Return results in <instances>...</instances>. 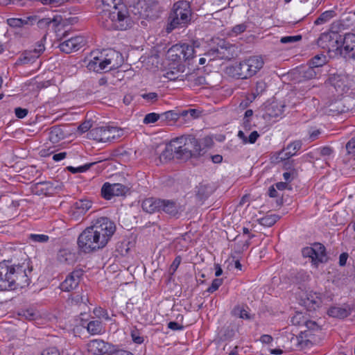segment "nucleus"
<instances>
[{"instance_id":"obj_1","label":"nucleus","mask_w":355,"mask_h":355,"mask_svg":"<svg viewBox=\"0 0 355 355\" xmlns=\"http://www.w3.org/2000/svg\"><path fill=\"white\" fill-rule=\"evenodd\" d=\"M116 230L114 221L107 217H101L92 225L85 228L78 236L79 250L85 254L104 248Z\"/></svg>"},{"instance_id":"obj_2","label":"nucleus","mask_w":355,"mask_h":355,"mask_svg":"<svg viewBox=\"0 0 355 355\" xmlns=\"http://www.w3.org/2000/svg\"><path fill=\"white\" fill-rule=\"evenodd\" d=\"M20 261L0 262V291H12L29 285L33 267L28 255L20 252Z\"/></svg>"},{"instance_id":"obj_3","label":"nucleus","mask_w":355,"mask_h":355,"mask_svg":"<svg viewBox=\"0 0 355 355\" xmlns=\"http://www.w3.org/2000/svg\"><path fill=\"white\" fill-rule=\"evenodd\" d=\"M125 5H121L114 10L103 8L98 21L101 25L107 30H126L131 26L132 19Z\"/></svg>"},{"instance_id":"obj_4","label":"nucleus","mask_w":355,"mask_h":355,"mask_svg":"<svg viewBox=\"0 0 355 355\" xmlns=\"http://www.w3.org/2000/svg\"><path fill=\"white\" fill-rule=\"evenodd\" d=\"M175 158L187 161L191 157H197L202 155L203 149L198 140L193 136H181L173 139Z\"/></svg>"},{"instance_id":"obj_5","label":"nucleus","mask_w":355,"mask_h":355,"mask_svg":"<svg viewBox=\"0 0 355 355\" xmlns=\"http://www.w3.org/2000/svg\"><path fill=\"white\" fill-rule=\"evenodd\" d=\"M191 14L189 1L179 0L175 3L168 17L167 31L171 32L179 26L188 24L191 21Z\"/></svg>"},{"instance_id":"obj_6","label":"nucleus","mask_w":355,"mask_h":355,"mask_svg":"<svg viewBox=\"0 0 355 355\" xmlns=\"http://www.w3.org/2000/svg\"><path fill=\"white\" fill-rule=\"evenodd\" d=\"M137 18L155 19L162 11L157 0H125Z\"/></svg>"},{"instance_id":"obj_7","label":"nucleus","mask_w":355,"mask_h":355,"mask_svg":"<svg viewBox=\"0 0 355 355\" xmlns=\"http://www.w3.org/2000/svg\"><path fill=\"white\" fill-rule=\"evenodd\" d=\"M304 327L305 329L301 331L299 336L292 338L301 348L307 346L309 343H317L319 341L317 337L321 334V329L315 321L306 319Z\"/></svg>"},{"instance_id":"obj_8","label":"nucleus","mask_w":355,"mask_h":355,"mask_svg":"<svg viewBox=\"0 0 355 355\" xmlns=\"http://www.w3.org/2000/svg\"><path fill=\"white\" fill-rule=\"evenodd\" d=\"M238 47L225 40L220 41L216 49H212L207 55L217 57L220 59L231 60L237 56Z\"/></svg>"},{"instance_id":"obj_9","label":"nucleus","mask_w":355,"mask_h":355,"mask_svg":"<svg viewBox=\"0 0 355 355\" xmlns=\"http://www.w3.org/2000/svg\"><path fill=\"white\" fill-rule=\"evenodd\" d=\"M168 54L173 60L187 61L194 56V47L188 44H175L168 51Z\"/></svg>"},{"instance_id":"obj_10","label":"nucleus","mask_w":355,"mask_h":355,"mask_svg":"<svg viewBox=\"0 0 355 355\" xmlns=\"http://www.w3.org/2000/svg\"><path fill=\"white\" fill-rule=\"evenodd\" d=\"M115 131L114 128H109V126H101L91 129L87 133V138L95 140L98 142H107L116 139Z\"/></svg>"},{"instance_id":"obj_11","label":"nucleus","mask_w":355,"mask_h":355,"mask_svg":"<svg viewBox=\"0 0 355 355\" xmlns=\"http://www.w3.org/2000/svg\"><path fill=\"white\" fill-rule=\"evenodd\" d=\"M341 41V35L336 32L322 33L318 39L317 44L322 49L329 51H338Z\"/></svg>"},{"instance_id":"obj_12","label":"nucleus","mask_w":355,"mask_h":355,"mask_svg":"<svg viewBox=\"0 0 355 355\" xmlns=\"http://www.w3.org/2000/svg\"><path fill=\"white\" fill-rule=\"evenodd\" d=\"M304 257H309L311 262L318 265L326 259L325 247L319 243H314L312 247L304 248L302 250Z\"/></svg>"},{"instance_id":"obj_13","label":"nucleus","mask_w":355,"mask_h":355,"mask_svg":"<svg viewBox=\"0 0 355 355\" xmlns=\"http://www.w3.org/2000/svg\"><path fill=\"white\" fill-rule=\"evenodd\" d=\"M45 36L36 44V47L31 50L24 51L20 57L17 60V64H27L33 63L44 51L45 46L44 41Z\"/></svg>"},{"instance_id":"obj_14","label":"nucleus","mask_w":355,"mask_h":355,"mask_svg":"<svg viewBox=\"0 0 355 355\" xmlns=\"http://www.w3.org/2000/svg\"><path fill=\"white\" fill-rule=\"evenodd\" d=\"M88 302L87 294H85L83 292L72 293L67 300L68 305L76 309L77 311L80 312V315L85 313L89 310L87 305Z\"/></svg>"},{"instance_id":"obj_15","label":"nucleus","mask_w":355,"mask_h":355,"mask_svg":"<svg viewBox=\"0 0 355 355\" xmlns=\"http://www.w3.org/2000/svg\"><path fill=\"white\" fill-rule=\"evenodd\" d=\"M128 191L129 188L122 184L105 182L101 188V196L110 200L114 196H124Z\"/></svg>"},{"instance_id":"obj_16","label":"nucleus","mask_w":355,"mask_h":355,"mask_svg":"<svg viewBox=\"0 0 355 355\" xmlns=\"http://www.w3.org/2000/svg\"><path fill=\"white\" fill-rule=\"evenodd\" d=\"M83 275L82 270H75L69 273L66 279L61 283L60 288L62 291L70 292L76 289L79 283L81 277Z\"/></svg>"},{"instance_id":"obj_17","label":"nucleus","mask_w":355,"mask_h":355,"mask_svg":"<svg viewBox=\"0 0 355 355\" xmlns=\"http://www.w3.org/2000/svg\"><path fill=\"white\" fill-rule=\"evenodd\" d=\"M86 43V40L83 36L73 37L64 41L59 45L61 51L65 53H71L78 51Z\"/></svg>"},{"instance_id":"obj_18","label":"nucleus","mask_w":355,"mask_h":355,"mask_svg":"<svg viewBox=\"0 0 355 355\" xmlns=\"http://www.w3.org/2000/svg\"><path fill=\"white\" fill-rule=\"evenodd\" d=\"M92 58L87 63V67L90 71L97 73H101L106 70H110L112 67H108L111 64V60L108 58H101L98 55H94V53H92Z\"/></svg>"},{"instance_id":"obj_19","label":"nucleus","mask_w":355,"mask_h":355,"mask_svg":"<svg viewBox=\"0 0 355 355\" xmlns=\"http://www.w3.org/2000/svg\"><path fill=\"white\" fill-rule=\"evenodd\" d=\"M226 73L238 79H247L251 77L245 60L227 67Z\"/></svg>"},{"instance_id":"obj_20","label":"nucleus","mask_w":355,"mask_h":355,"mask_svg":"<svg viewBox=\"0 0 355 355\" xmlns=\"http://www.w3.org/2000/svg\"><path fill=\"white\" fill-rule=\"evenodd\" d=\"M161 211L172 217L178 218L183 211V207L175 200L162 199Z\"/></svg>"},{"instance_id":"obj_21","label":"nucleus","mask_w":355,"mask_h":355,"mask_svg":"<svg viewBox=\"0 0 355 355\" xmlns=\"http://www.w3.org/2000/svg\"><path fill=\"white\" fill-rule=\"evenodd\" d=\"M340 53L346 56L347 54L352 53V55H355V34L347 33L343 37L341 35V41L340 49Z\"/></svg>"},{"instance_id":"obj_22","label":"nucleus","mask_w":355,"mask_h":355,"mask_svg":"<svg viewBox=\"0 0 355 355\" xmlns=\"http://www.w3.org/2000/svg\"><path fill=\"white\" fill-rule=\"evenodd\" d=\"M87 349L93 355H102L108 353L110 345L103 340L94 339L87 344Z\"/></svg>"},{"instance_id":"obj_23","label":"nucleus","mask_w":355,"mask_h":355,"mask_svg":"<svg viewBox=\"0 0 355 355\" xmlns=\"http://www.w3.org/2000/svg\"><path fill=\"white\" fill-rule=\"evenodd\" d=\"M329 84L339 94H343L347 89V77L343 74H333L329 78Z\"/></svg>"},{"instance_id":"obj_24","label":"nucleus","mask_w":355,"mask_h":355,"mask_svg":"<svg viewBox=\"0 0 355 355\" xmlns=\"http://www.w3.org/2000/svg\"><path fill=\"white\" fill-rule=\"evenodd\" d=\"M92 202L88 199H81L76 201L73 206L72 216H77L84 215L91 207Z\"/></svg>"},{"instance_id":"obj_25","label":"nucleus","mask_w":355,"mask_h":355,"mask_svg":"<svg viewBox=\"0 0 355 355\" xmlns=\"http://www.w3.org/2000/svg\"><path fill=\"white\" fill-rule=\"evenodd\" d=\"M162 199L149 198L144 200L142 202V209L147 213H154L161 211V205Z\"/></svg>"},{"instance_id":"obj_26","label":"nucleus","mask_w":355,"mask_h":355,"mask_svg":"<svg viewBox=\"0 0 355 355\" xmlns=\"http://www.w3.org/2000/svg\"><path fill=\"white\" fill-rule=\"evenodd\" d=\"M245 61L251 77L255 75L263 65V60L260 56H252Z\"/></svg>"},{"instance_id":"obj_27","label":"nucleus","mask_w":355,"mask_h":355,"mask_svg":"<svg viewBox=\"0 0 355 355\" xmlns=\"http://www.w3.org/2000/svg\"><path fill=\"white\" fill-rule=\"evenodd\" d=\"M351 313V309L348 306H331L327 311L330 317L343 319L347 317Z\"/></svg>"},{"instance_id":"obj_28","label":"nucleus","mask_w":355,"mask_h":355,"mask_svg":"<svg viewBox=\"0 0 355 355\" xmlns=\"http://www.w3.org/2000/svg\"><path fill=\"white\" fill-rule=\"evenodd\" d=\"M302 142L300 141H295L288 144L287 147L279 153L282 155L281 158L286 159L295 155L296 153L301 148Z\"/></svg>"},{"instance_id":"obj_29","label":"nucleus","mask_w":355,"mask_h":355,"mask_svg":"<svg viewBox=\"0 0 355 355\" xmlns=\"http://www.w3.org/2000/svg\"><path fill=\"white\" fill-rule=\"evenodd\" d=\"M37 19V16H30L26 19H20V18H9L6 20V22L8 26L12 28H21L24 25H27L30 24V22H33V21H36Z\"/></svg>"},{"instance_id":"obj_30","label":"nucleus","mask_w":355,"mask_h":355,"mask_svg":"<svg viewBox=\"0 0 355 355\" xmlns=\"http://www.w3.org/2000/svg\"><path fill=\"white\" fill-rule=\"evenodd\" d=\"M34 23L37 24V26L40 29H46L50 26H52L53 28H56L59 24L60 20L54 17L53 19L51 18H42L39 19L37 17V19L36 21H33V22H30L31 24H33Z\"/></svg>"},{"instance_id":"obj_31","label":"nucleus","mask_w":355,"mask_h":355,"mask_svg":"<svg viewBox=\"0 0 355 355\" xmlns=\"http://www.w3.org/2000/svg\"><path fill=\"white\" fill-rule=\"evenodd\" d=\"M174 140L173 139L168 145L166 146L165 149L159 156V159L162 162H166L173 158H175V149H174Z\"/></svg>"},{"instance_id":"obj_32","label":"nucleus","mask_w":355,"mask_h":355,"mask_svg":"<svg viewBox=\"0 0 355 355\" xmlns=\"http://www.w3.org/2000/svg\"><path fill=\"white\" fill-rule=\"evenodd\" d=\"M285 105L282 103L272 102L267 110L270 117H278L283 114Z\"/></svg>"},{"instance_id":"obj_33","label":"nucleus","mask_w":355,"mask_h":355,"mask_svg":"<svg viewBox=\"0 0 355 355\" xmlns=\"http://www.w3.org/2000/svg\"><path fill=\"white\" fill-rule=\"evenodd\" d=\"M196 196L200 200L207 198L213 192L212 187L208 184L200 183L196 187Z\"/></svg>"},{"instance_id":"obj_34","label":"nucleus","mask_w":355,"mask_h":355,"mask_svg":"<svg viewBox=\"0 0 355 355\" xmlns=\"http://www.w3.org/2000/svg\"><path fill=\"white\" fill-rule=\"evenodd\" d=\"M304 305L309 310H315L316 308L319 307L322 303V300L320 297L317 296L315 294L309 295L307 298L304 302Z\"/></svg>"},{"instance_id":"obj_35","label":"nucleus","mask_w":355,"mask_h":355,"mask_svg":"<svg viewBox=\"0 0 355 355\" xmlns=\"http://www.w3.org/2000/svg\"><path fill=\"white\" fill-rule=\"evenodd\" d=\"M63 137L64 134L62 129L60 127L53 126L50 129L49 133V139L52 143H58Z\"/></svg>"},{"instance_id":"obj_36","label":"nucleus","mask_w":355,"mask_h":355,"mask_svg":"<svg viewBox=\"0 0 355 355\" xmlns=\"http://www.w3.org/2000/svg\"><path fill=\"white\" fill-rule=\"evenodd\" d=\"M87 329L92 335L98 334L103 331V325L99 320H92L87 324Z\"/></svg>"},{"instance_id":"obj_37","label":"nucleus","mask_w":355,"mask_h":355,"mask_svg":"<svg viewBox=\"0 0 355 355\" xmlns=\"http://www.w3.org/2000/svg\"><path fill=\"white\" fill-rule=\"evenodd\" d=\"M38 184L45 186V189L49 192H55L62 190L63 184L62 182L56 180L40 182Z\"/></svg>"},{"instance_id":"obj_38","label":"nucleus","mask_w":355,"mask_h":355,"mask_svg":"<svg viewBox=\"0 0 355 355\" xmlns=\"http://www.w3.org/2000/svg\"><path fill=\"white\" fill-rule=\"evenodd\" d=\"M336 12L334 10H327L322 12L315 21V25L323 24L334 17Z\"/></svg>"},{"instance_id":"obj_39","label":"nucleus","mask_w":355,"mask_h":355,"mask_svg":"<svg viewBox=\"0 0 355 355\" xmlns=\"http://www.w3.org/2000/svg\"><path fill=\"white\" fill-rule=\"evenodd\" d=\"M279 219V216L278 215L270 214V215H267V216L259 219V223L261 225L266 226V227H271Z\"/></svg>"},{"instance_id":"obj_40","label":"nucleus","mask_w":355,"mask_h":355,"mask_svg":"<svg viewBox=\"0 0 355 355\" xmlns=\"http://www.w3.org/2000/svg\"><path fill=\"white\" fill-rule=\"evenodd\" d=\"M179 119V114L173 110L160 114V119L163 122H175Z\"/></svg>"},{"instance_id":"obj_41","label":"nucleus","mask_w":355,"mask_h":355,"mask_svg":"<svg viewBox=\"0 0 355 355\" xmlns=\"http://www.w3.org/2000/svg\"><path fill=\"white\" fill-rule=\"evenodd\" d=\"M327 62V58L326 56L323 54H319L314 56L311 60H310V65L313 67V68H318L324 64H325Z\"/></svg>"},{"instance_id":"obj_42","label":"nucleus","mask_w":355,"mask_h":355,"mask_svg":"<svg viewBox=\"0 0 355 355\" xmlns=\"http://www.w3.org/2000/svg\"><path fill=\"white\" fill-rule=\"evenodd\" d=\"M306 318L302 314V313L297 312L295 315L291 318V323L295 326H302L304 327Z\"/></svg>"},{"instance_id":"obj_43","label":"nucleus","mask_w":355,"mask_h":355,"mask_svg":"<svg viewBox=\"0 0 355 355\" xmlns=\"http://www.w3.org/2000/svg\"><path fill=\"white\" fill-rule=\"evenodd\" d=\"M300 74L302 78L305 80H310L315 78L317 73L315 70V68L311 67L310 64L308 67L300 71Z\"/></svg>"},{"instance_id":"obj_44","label":"nucleus","mask_w":355,"mask_h":355,"mask_svg":"<svg viewBox=\"0 0 355 355\" xmlns=\"http://www.w3.org/2000/svg\"><path fill=\"white\" fill-rule=\"evenodd\" d=\"M28 239L33 243H45L49 240V237L46 234H31Z\"/></svg>"},{"instance_id":"obj_45","label":"nucleus","mask_w":355,"mask_h":355,"mask_svg":"<svg viewBox=\"0 0 355 355\" xmlns=\"http://www.w3.org/2000/svg\"><path fill=\"white\" fill-rule=\"evenodd\" d=\"M103 8L114 10L115 8H119L121 5H125L121 0H102Z\"/></svg>"},{"instance_id":"obj_46","label":"nucleus","mask_w":355,"mask_h":355,"mask_svg":"<svg viewBox=\"0 0 355 355\" xmlns=\"http://www.w3.org/2000/svg\"><path fill=\"white\" fill-rule=\"evenodd\" d=\"M266 89V83L263 80H259L256 83V85L252 91V94L255 98L257 96L261 94Z\"/></svg>"},{"instance_id":"obj_47","label":"nucleus","mask_w":355,"mask_h":355,"mask_svg":"<svg viewBox=\"0 0 355 355\" xmlns=\"http://www.w3.org/2000/svg\"><path fill=\"white\" fill-rule=\"evenodd\" d=\"M140 96L148 103H154L158 101L159 95L156 92L143 93Z\"/></svg>"},{"instance_id":"obj_48","label":"nucleus","mask_w":355,"mask_h":355,"mask_svg":"<svg viewBox=\"0 0 355 355\" xmlns=\"http://www.w3.org/2000/svg\"><path fill=\"white\" fill-rule=\"evenodd\" d=\"M189 81L193 86H201L208 85L206 78L204 76H191L189 78Z\"/></svg>"},{"instance_id":"obj_49","label":"nucleus","mask_w":355,"mask_h":355,"mask_svg":"<svg viewBox=\"0 0 355 355\" xmlns=\"http://www.w3.org/2000/svg\"><path fill=\"white\" fill-rule=\"evenodd\" d=\"M246 28H247V25L244 23L237 24L232 28L231 31L229 33V35L237 36L238 35L245 31Z\"/></svg>"},{"instance_id":"obj_50","label":"nucleus","mask_w":355,"mask_h":355,"mask_svg":"<svg viewBox=\"0 0 355 355\" xmlns=\"http://www.w3.org/2000/svg\"><path fill=\"white\" fill-rule=\"evenodd\" d=\"M130 335H131L132 340L135 343L141 344L144 343V336L141 335V332L138 329H132L131 331Z\"/></svg>"},{"instance_id":"obj_51","label":"nucleus","mask_w":355,"mask_h":355,"mask_svg":"<svg viewBox=\"0 0 355 355\" xmlns=\"http://www.w3.org/2000/svg\"><path fill=\"white\" fill-rule=\"evenodd\" d=\"M159 119H160V114L155 113V112H152V113L147 114L145 116V117L143 120V122L145 124L153 123H155L156 121H157Z\"/></svg>"},{"instance_id":"obj_52","label":"nucleus","mask_w":355,"mask_h":355,"mask_svg":"<svg viewBox=\"0 0 355 355\" xmlns=\"http://www.w3.org/2000/svg\"><path fill=\"white\" fill-rule=\"evenodd\" d=\"M302 40V35L284 36L281 37L280 42L282 44H292L299 42Z\"/></svg>"},{"instance_id":"obj_53","label":"nucleus","mask_w":355,"mask_h":355,"mask_svg":"<svg viewBox=\"0 0 355 355\" xmlns=\"http://www.w3.org/2000/svg\"><path fill=\"white\" fill-rule=\"evenodd\" d=\"M345 147L348 155H355V137H353L348 141Z\"/></svg>"},{"instance_id":"obj_54","label":"nucleus","mask_w":355,"mask_h":355,"mask_svg":"<svg viewBox=\"0 0 355 355\" xmlns=\"http://www.w3.org/2000/svg\"><path fill=\"white\" fill-rule=\"evenodd\" d=\"M20 315L24 317L26 320H33L36 318L37 313L32 309H27L22 311Z\"/></svg>"},{"instance_id":"obj_55","label":"nucleus","mask_w":355,"mask_h":355,"mask_svg":"<svg viewBox=\"0 0 355 355\" xmlns=\"http://www.w3.org/2000/svg\"><path fill=\"white\" fill-rule=\"evenodd\" d=\"M234 313L235 315H238L239 318L243 319L250 320L251 318L248 312L243 309L235 308L234 309Z\"/></svg>"},{"instance_id":"obj_56","label":"nucleus","mask_w":355,"mask_h":355,"mask_svg":"<svg viewBox=\"0 0 355 355\" xmlns=\"http://www.w3.org/2000/svg\"><path fill=\"white\" fill-rule=\"evenodd\" d=\"M44 5H49L51 7H57L62 4L65 0H38Z\"/></svg>"},{"instance_id":"obj_57","label":"nucleus","mask_w":355,"mask_h":355,"mask_svg":"<svg viewBox=\"0 0 355 355\" xmlns=\"http://www.w3.org/2000/svg\"><path fill=\"white\" fill-rule=\"evenodd\" d=\"M92 128V123L90 121H85L83 123H82L78 127V131L83 134L87 131H89L90 128Z\"/></svg>"},{"instance_id":"obj_58","label":"nucleus","mask_w":355,"mask_h":355,"mask_svg":"<svg viewBox=\"0 0 355 355\" xmlns=\"http://www.w3.org/2000/svg\"><path fill=\"white\" fill-rule=\"evenodd\" d=\"M222 284V279H214L211 283V285L207 288V291L209 293H213L216 291Z\"/></svg>"},{"instance_id":"obj_59","label":"nucleus","mask_w":355,"mask_h":355,"mask_svg":"<svg viewBox=\"0 0 355 355\" xmlns=\"http://www.w3.org/2000/svg\"><path fill=\"white\" fill-rule=\"evenodd\" d=\"M15 113L17 118L19 119H23L24 118L28 113V111L27 109L21 108V107H16L15 109Z\"/></svg>"},{"instance_id":"obj_60","label":"nucleus","mask_w":355,"mask_h":355,"mask_svg":"<svg viewBox=\"0 0 355 355\" xmlns=\"http://www.w3.org/2000/svg\"><path fill=\"white\" fill-rule=\"evenodd\" d=\"M40 355H60V352L55 347H49L44 349Z\"/></svg>"},{"instance_id":"obj_61","label":"nucleus","mask_w":355,"mask_h":355,"mask_svg":"<svg viewBox=\"0 0 355 355\" xmlns=\"http://www.w3.org/2000/svg\"><path fill=\"white\" fill-rule=\"evenodd\" d=\"M259 135L257 131H253L250 133L248 138L247 137L248 143L254 144L257 139L259 138Z\"/></svg>"},{"instance_id":"obj_62","label":"nucleus","mask_w":355,"mask_h":355,"mask_svg":"<svg viewBox=\"0 0 355 355\" xmlns=\"http://www.w3.org/2000/svg\"><path fill=\"white\" fill-rule=\"evenodd\" d=\"M333 153V149L329 146H324L320 149V153L322 156H329Z\"/></svg>"},{"instance_id":"obj_63","label":"nucleus","mask_w":355,"mask_h":355,"mask_svg":"<svg viewBox=\"0 0 355 355\" xmlns=\"http://www.w3.org/2000/svg\"><path fill=\"white\" fill-rule=\"evenodd\" d=\"M181 260L182 259L180 256H178L175 258L172 264L171 265V270H173V272H174L177 270V268H178L181 263Z\"/></svg>"},{"instance_id":"obj_64","label":"nucleus","mask_w":355,"mask_h":355,"mask_svg":"<svg viewBox=\"0 0 355 355\" xmlns=\"http://www.w3.org/2000/svg\"><path fill=\"white\" fill-rule=\"evenodd\" d=\"M168 327L172 330H181L183 329V326L178 323L177 322H170L168 323Z\"/></svg>"}]
</instances>
